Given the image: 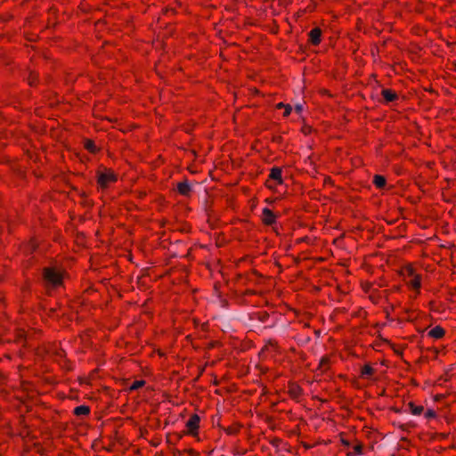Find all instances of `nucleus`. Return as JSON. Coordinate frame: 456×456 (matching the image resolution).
Returning <instances> with one entry per match:
<instances>
[{"label": "nucleus", "mask_w": 456, "mask_h": 456, "mask_svg": "<svg viewBox=\"0 0 456 456\" xmlns=\"http://www.w3.org/2000/svg\"><path fill=\"white\" fill-rule=\"evenodd\" d=\"M408 406L413 415H420L423 411L422 406H417L413 403H409Z\"/></svg>", "instance_id": "nucleus-13"}, {"label": "nucleus", "mask_w": 456, "mask_h": 456, "mask_svg": "<svg viewBox=\"0 0 456 456\" xmlns=\"http://www.w3.org/2000/svg\"><path fill=\"white\" fill-rule=\"evenodd\" d=\"M406 273L409 277H411V280L409 281L410 285L413 289H419L420 287V278L414 273V271L412 268H407Z\"/></svg>", "instance_id": "nucleus-3"}, {"label": "nucleus", "mask_w": 456, "mask_h": 456, "mask_svg": "<svg viewBox=\"0 0 456 456\" xmlns=\"http://www.w3.org/2000/svg\"><path fill=\"white\" fill-rule=\"evenodd\" d=\"M177 191L183 196H188L191 191V186L188 180H183L177 184Z\"/></svg>", "instance_id": "nucleus-4"}, {"label": "nucleus", "mask_w": 456, "mask_h": 456, "mask_svg": "<svg viewBox=\"0 0 456 456\" xmlns=\"http://www.w3.org/2000/svg\"><path fill=\"white\" fill-rule=\"evenodd\" d=\"M291 110H292V108H291L290 105H286L285 111H284V116L285 117L289 116L290 114V112H291Z\"/></svg>", "instance_id": "nucleus-18"}, {"label": "nucleus", "mask_w": 456, "mask_h": 456, "mask_svg": "<svg viewBox=\"0 0 456 456\" xmlns=\"http://www.w3.org/2000/svg\"><path fill=\"white\" fill-rule=\"evenodd\" d=\"M302 110H303V105H302V104H297V105L295 106V110H296L297 112L300 113V112L302 111Z\"/></svg>", "instance_id": "nucleus-20"}, {"label": "nucleus", "mask_w": 456, "mask_h": 456, "mask_svg": "<svg viewBox=\"0 0 456 456\" xmlns=\"http://www.w3.org/2000/svg\"><path fill=\"white\" fill-rule=\"evenodd\" d=\"M200 423V417L198 415H192L190 419L186 423V427L190 429L191 432H193L198 429Z\"/></svg>", "instance_id": "nucleus-6"}, {"label": "nucleus", "mask_w": 456, "mask_h": 456, "mask_svg": "<svg viewBox=\"0 0 456 456\" xmlns=\"http://www.w3.org/2000/svg\"><path fill=\"white\" fill-rule=\"evenodd\" d=\"M343 444H346V446H348V445H349V443H348V442H346V441H344V440H343Z\"/></svg>", "instance_id": "nucleus-22"}, {"label": "nucleus", "mask_w": 456, "mask_h": 456, "mask_svg": "<svg viewBox=\"0 0 456 456\" xmlns=\"http://www.w3.org/2000/svg\"><path fill=\"white\" fill-rule=\"evenodd\" d=\"M116 175L110 172H100L98 174V183L102 188H106L110 183L116 181Z\"/></svg>", "instance_id": "nucleus-2"}, {"label": "nucleus", "mask_w": 456, "mask_h": 456, "mask_svg": "<svg viewBox=\"0 0 456 456\" xmlns=\"http://www.w3.org/2000/svg\"><path fill=\"white\" fill-rule=\"evenodd\" d=\"M269 176L271 179L277 181L279 183H282L281 169L279 167H273Z\"/></svg>", "instance_id": "nucleus-9"}, {"label": "nucleus", "mask_w": 456, "mask_h": 456, "mask_svg": "<svg viewBox=\"0 0 456 456\" xmlns=\"http://www.w3.org/2000/svg\"><path fill=\"white\" fill-rule=\"evenodd\" d=\"M321 35H322V31L320 28H313L309 32V37H310V41L312 42V44L318 45L321 41Z\"/></svg>", "instance_id": "nucleus-7"}, {"label": "nucleus", "mask_w": 456, "mask_h": 456, "mask_svg": "<svg viewBox=\"0 0 456 456\" xmlns=\"http://www.w3.org/2000/svg\"><path fill=\"white\" fill-rule=\"evenodd\" d=\"M85 147L90 151L91 152H94L96 151V147L92 141H86L85 143Z\"/></svg>", "instance_id": "nucleus-16"}, {"label": "nucleus", "mask_w": 456, "mask_h": 456, "mask_svg": "<svg viewBox=\"0 0 456 456\" xmlns=\"http://www.w3.org/2000/svg\"><path fill=\"white\" fill-rule=\"evenodd\" d=\"M90 412V409L88 406L80 405L75 408L74 413L76 415H87Z\"/></svg>", "instance_id": "nucleus-12"}, {"label": "nucleus", "mask_w": 456, "mask_h": 456, "mask_svg": "<svg viewBox=\"0 0 456 456\" xmlns=\"http://www.w3.org/2000/svg\"><path fill=\"white\" fill-rule=\"evenodd\" d=\"M382 95L386 102H393L397 99V94L389 89H383Z\"/></svg>", "instance_id": "nucleus-10"}, {"label": "nucleus", "mask_w": 456, "mask_h": 456, "mask_svg": "<svg viewBox=\"0 0 456 456\" xmlns=\"http://www.w3.org/2000/svg\"><path fill=\"white\" fill-rule=\"evenodd\" d=\"M425 416L428 419H431L436 416V412L433 410L429 409L426 411Z\"/></svg>", "instance_id": "nucleus-17"}, {"label": "nucleus", "mask_w": 456, "mask_h": 456, "mask_svg": "<svg viewBox=\"0 0 456 456\" xmlns=\"http://www.w3.org/2000/svg\"><path fill=\"white\" fill-rule=\"evenodd\" d=\"M263 221L265 224L269 225L275 222V215L271 209L267 208L263 209Z\"/></svg>", "instance_id": "nucleus-5"}, {"label": "nucleus", "mask_w": 456, "mask_h": 456, "mask_svg": "<svg viewBox=\"0 0 456 456\" xmlns=\"http://www.w3.org/2000/svg\"><path fill=\"white\" fill-rule=\"evenodd\" d=\"M145 384V382L143 380H136V381H134L133 384L131 385L130 387V389L131 390H136L142 387H143Z\"/></svg>", "instance_id": "nucleus-15"}, {"label": "nucleus", "mask_w": 456, "mask_h": 456, "mask_svg": "<svg viewBox=\"0 0 456 456\" xmlns=\"http://www.w3.org/2000/svg\"><path fill=\"white\" fill-rule=\"evenodd\" d=\"M62 274L54 267L43 269V280L47 289H55L62 284Z\"/></svg>", "instance_id": "nucleus-1"}, {"label": "nucleus", "mask_w": 456, "mask_h": 456, "mask_svg": "<svg viewBox=\"0 0 456 456\" xmlns=\"http://www.w3.org/2000/svg\"><path fill=\"white\" fill-rule=\"evenodd\" d=\"M286 107V104L282 103V102H280L277 104V108L281 109V108H285Z\"/></svg>", "instance_id": "nucleus-21"}, {"label": "nucleus", "mask_w": 456, "mask_h": 456, "mask_svg": "<svg viewBox=\"0 0 456 456\" xmlns=\"http://www.w3.org/2000/svg\"><path fill=\"white\" fill-rule=\"evenodd\" d=\"M373 183L378 188H383L386 185V178L382 175H376L373 178Z\"/></svg>", "instance_id": "nucleus-11"}, {"label": "nucleus", "mask_w": 456, "mask_h": 456, "mask_svg": "<svg viewBox=\"0 0 456 456\" xmlns=\"http://www.w3.org/2000/svg\"><path fill=\"white\" fill-rule=\"evenodd\" d=\"M444 335V330L440 326H436L428 332V336L434 338H441Z\"/></svg>", "instance_id": "nucleus-8"}, {"label": "nucleus", "mask_w": 456, "mask_h": 456, "mask_svg": "<svg viewBox=\"0 0 456 456\" xmlns=\"http://www.w3.org/2000/svg\"><path fill=\"white\" fill-rule=\"evenodd\" d=\"M374 370L370 365H364L362 370V377H369L373 373Z\"/></svg>", "instance_id": "nucleus-14"}, {"label": "nucleus", "mask_w": 456, "mask_h": 456, "mask_svg": "<svg viewBox=\"0 0 456 456\" xmlns=\"http://www.w3.org/2000/svg\"><path fill=\"white\" fill-rule=\"evenodd\" d=\"M354 453L355 454H360L362 452V446L361 445H355L354 447Z\"/></svg>", "instance_id": "nucleus-19"}]
</instances>
